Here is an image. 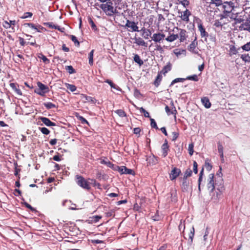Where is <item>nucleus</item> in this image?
Listing matches in <instances>:
<instances>
[{
	"label": "nucleus",
	"instance_id": "nucleus-1",
	"mask_svg": "<svg viewBox=\"0 0 250 250\" xmlns=\"http://www.w3.org/2000/svg\"><path fill=\"white\" fill-rule=\"evenodd\" d=\"M99 6L107 16H111L117 13L116 8L113 6V3L111 1L102 3Z\"/></svg>",
	"mask_w": 250,
	"mask_h": 250
},
{
	"label": "nucleus",
	"instance_id": "nucleus-2",
	"mask_svg": "<svg viewBox=\"0 0 250 250\" xmlns=\"http://www.w3.org/2000/svg\"><path fill=\"white\" fill-rule=\"evenodd\" d=\"M223 13L221 15V20L223 18L234 19V15L231 13L233 10V7L228 2H225L222 5Z\"/></svg>",
	"mask_w": 250,
	"mask_h": 250
},
{
	"label": "nucleus",
	"instance_id": "nucleus-3",
	"mask_svg": "<svg viewBox=\"0 0 250 250\" xmlns=\"http://www.w3.org/2000/svg\"><path fill=\"white\" fill-rule=\"evenodd\" d=\"M217 183L214 181V175L213 174H209L207 180V188L209 192H212L213 191Z\"/></svg>",
	"mask_w": 250,
	"mask_h": 250
},
{
	"label": "nucleus",
	"instance_id": "nucleus-4",
	"mask_svg": "<svg viewBox=\"0 0 250 250\" xmlns=\"http://www.w3.org/2000/svg\"><path fill=\"white\" fill-rule=\"evenodd\" d=\"M77 183L79 186L86 189H89L90 187L87 182L82 176H77Z\"/></svg>",
	"mask_w": 250,
	"mask_h": 250
},
{
	"label": "nucleus",
	"instance_id": "nucleus-5",
	"mask_svg": "<svg viewBox=\"0 0 250 250\" xmlns=\"http://www.w3.org/2000/svg\"><path fill=\"white\" fill-rule=\"evenodd\" d=\"M124 27L125 28H129L130 29H128L129 31L139 32L138 27L137 26V23L134 21H131L127 20L126 24Z\"/></svg>",
	"mask_w": 250,
	"mask_h": 250
},
{
	"label": "nucleus",
	"instance_id": "nucleus-6",
	"mask_svg": "<svg viewBox=\"0 0 250 250\" xmlns=\"http://www.w3.org/2000/svg\"><path fill=\"white\" fill-rule=\"evenodd\" d=\"M165 37V35L164 34L158 33L154 34L151 38L154 42H160Z\"/></svg>",
	"mask_w": 250,
	"mask_h": 250
},
{
	"label": "nucleus",
	"instance_id": "nucleus-7",
	"mask_svg": "<svg viewBox=\"0 0 250 250\" xmlns=\"http://www.w3.org/2000/svg\"><path fill=\"white\" fill-rule=\"evenodd\" d=\"M180 173L181 170L180 169L174 167L170 174L169 178L170 180H173L175 179L179 175Z\"/></svg>",
	"mask_w": 250,
	"mask_h": 250
},
{
	"label": "nucleus",
	"instance_id": "nucleus-8",
	"mask_svg": "<svg viewBox=\"0 0 250 250\" xmlns=\"http://www.w3.org/2000/svg\"><path fill=\"white\" fill-rule=\"evenodd\" d=\"M238 27L240 31H247L250 32V23L247 21L243 22Z\"/></svg>",
	"mask_w": 250,
	"mask_h": 250
},
{
	"label": "nucleus",
	"instance_id": "nucleus-9",
	"mask_svg": "<svg viewBox=\"0 0 250 250\" xmlns=\"http://www.w3.org/2000/svg\"><path fill=\"white\" fill-rule=\"evenodd\" d=\"M42 122L47 126H55L56 124L52 122L48 118L46 117H42L40 118Z\"/></svg>",
	"mask_w": 250,
	"mask_h": 250
},
{
	"label": "nucleus",
	"instance_id": "nucleus-10",
	"mask_svg": "<svg viewBox=\"0 0 250 250\" xmlns=\"http://www.w3.org/2000/svg\"><path fill=\"white\" fill-rule=\"evenodd\" d=\"M190 15V12L187 9L181 13V18L184 21L188 22L189 21V16Z\"/></svg>",
	"mask_w": 250,
	"mask_h": 250
},
{
	"label": "nucleus",
	"instance_id": "nucleus-11",
	"mask_svg": "<svg viewBox=\"0 0 250 250\" xmlns=\"http://www.w3.org/2000/svg\"><path fill=\"white\" fill-rule=\"evenodd\" d=\"M119 171L122 174H133L134 171L131 169L127 168L123 166L119 168Z\"/></svg>",
	"mask_w": 250,
	"mask_h": 250
},
{
	"label": "nucleus",
	"instance_id": "nucleus-12",
	"mask_svg": "<svg viewBox=\"0 0 250 250\" xmlns=\"http://www.w3.org/2000/svg\"><path fill=\"white\" fill-rule=\"evenodd\" d=\"M239 49H240V48L237 49L234 45H229V56H232L234 55H236L238 53Z\"/></svg>",
	"mask_w": 250,
	"mask_h": 250
},
{
	"label": "nucleus",
	"instance_id": "nucleus-13",
	"mask_svg": "<svg viewBox=\"0 0 250 250\" xmlns=\"http://www.w3.org/2000/svg\"><path fill=\"white\" fill-rule=\"evenodd\" d=\"M201 102L204 106L207 108H209L211 106V103L209 99L207 97H204L201 99Z\"/></svg>",
	"mask_w": 250,
	"mask_h": 250
},
{
	"label": "nucleus",
	"instance_id": "nucleus-14",
	"mask_svg": "<svg viewBox=\"0 0 250 250\" xmlns=\"http://www.w3.org/2000/svg\"><path fill=\"white\" fill-rule=\"evenodd\" d=\"M81 97L83 102H91L92 103H94L96 101L95 99L94 98L87 96L84 94H82Z\"/></svg>",
	"mask_w": 250,
	"mask_h": 250
},
{
	"label": "nucleus",
	"instance_id": "nucleus-15",
	"mask_svg": "<svg viewBox=\"0 0 250 250\" xmlns=\"http://www.w3.org/2000/svg\"><path fill=\"white\" fill-rule=\"evenodd\" d=\"M135 43L138 45H141L146 47L147 43L140 37L135 38L134 39Z\"/></svg>",
	"mask_w": 250,
	"mask_h": 250
},
{
	"label": "nucleus",
	"instance_id": "nucleus-16",
	"mask_svg": "<svg viewBox=\"0 0 250 250\" xmlns=\"http://www.w3.org/2000/svg\"><path fill=\"white\" fill-rule=\"evenodd\" d=\"M37 85L38 86V88L41 90L43 91L44 93H46L49 91V88L46 85L42 83L41 82H38L37 83Z\"/></svg>",
	"mask_w": 250,
	"mask_h": 250
},
{
	"label": "nucleus",
	"instance_id": "nucleus-17",
	"mask_svg": "<svg viewBox=\"0 0 250 250\" xmlns=\"http://www.w3.org/2000/svg\"><path fill=\"white\" fill-rule=\"evenodd\" d=\"M198 29L200 32V35L202 38L206 37L208 36V33L205 31V29L201 24L198 25Z\"/></svg>",
	"mask_w": 250,
	"mask_h": 250
},
{
	"label": "nucleus",
	"instance_id": "nucleus-18",
	"mask_svg": "<svg viewBox=\"0 0 250 250\" xmlns=\"http://www.w3.org/2000/svg\"><path fill=\"white\" fill-rule=\"evenodd\" d=\"M189 182L187 179L183 178V181L182 183V188L183 191H187L189 188Z\"/></svg>",
	"mask_w": 250,
	"mask_h": 250
},
{
	"label": "nucleus",
	"instance_id": "nucleus-19",
	"mask_svg": "<svg viewBox=\"0 0 250 250\" xmlns=\"http://www.w3.org/2000/svg\"><path fill=\"white\" fill-rule=\"evenodd\" d=\"M162 156L163 157H166L167 155V151L168 149V146L167 143H164L162 146Z\"/></svg>",
	"mask_w": 250,
	"mask_h": 250
},
{
	"label": "nucleus",
	"instance_id": "nucleus-20",
	"mask_svg": "<svg viewBox=\"0 0 250 250\" xmlns=\"http://www.w3.org/2000/svg\"><path fill=\"white\" fill-rule=\"evenodd\" d=\"M240 58L245 62H250V55L248 53L242 54Z\"/></svg>",
	"mask_w": 250,
	"mask_h": 250
},
{
	"label": "nucleus",
	"instance_id": "nucleus-21",
	"mask_svg": "<svg viewBox=\"0 0 250 250\" xmlns=\"http://www.w3.org/2000/svg\"><path fill=\"white\" fill-rule=\"evenodd\" d=\"M10 86L19 95H21L22 92L21 90L18 88L16 86V84L14 83H10Z\"/></svg>",
	"mask_w": 250,
	"mask_h": 250
},
{
	"label": "nucleus",
	"instance_id": "nucleus-22",
	"mask_svg": "<svg viewBox=\"0 0 250 250\" xmlns=\"http://www.w3.org/2000/svg\"><path fill=\"white\" fill-rule=\"evenodd\" d=\"M178 38L179 36L178 34H172L167 37L166 39V40L169 42H172L177 39Z\"/></svg>",
	"mask_w": 250,
	"mask_h": 250
},
{
	"label": "nucleus",
	"instance_id": "nucleus-23",
	"mask_svg": "<svg viewBox=\"0 0 250 250\" xmlns=\"http://www.w3.org/2000/svg\"><path fill=\"white\" fill-rule=\"evenodd\" d=\"M171 69V64L170 62L167 63V64L164 66L163 70L161 71V73H163L164 74L167 73Z\"/></svg>",
	"mask_w": 250,
	"mask_h": 250
},
{
	"label": "nucleus",
	"instance_id": "nucleus-24",
	"mask_svg": "<svg viewBox=\"0 0 250 250\" xmlns=\"http://www.w3.org/2000/svg\"><path fill=\"white\" fill-rule=\"evenodd\" d=\"M25 25L28 26L29 27L32 28V29H35L36 30H37L38 32H40V30H39V29H42V27L41 26H36L35 25H34V24L33 23H26L25 24Z\"/></svg>",
	"mask_w": 250,
	"mask_h": 250
},
{
	"label": "nucleus",
	"instance_id": "nucleus-25",
	"mask_svg": "<svg viewBox=\"0 0 250 250\" xmlns=\"http://www.w3.org/2000/svg\"><path fill=\"white\" fill-rule=\"evenodd\" d=\"M186 31L184 30H181L179 35L180 42H182L186 39Z\"/></svg>",
	"mask_w": 250,
	"mask_h": 250
},
{
	"label": "nucleus",
	"instance_id": "nucleus-26",
	"mask_svg": "<svg viewBox=\"0 0 250 250\" xmlns=\"http://www.w3.org/2000/svg\"><path fill=\"white\" fill-rule=\"evenodd\" d=\"M165 110H166V112H167V115H169L170 114L175 115L177 112V111L175 108L172 109V110H171L167 105L165 107Z\"/></svg>",
	"mask_w": 250,
	"mask_h": 250
},
{
	"label": "nucleus",
	"instance_id": "nucleus-27",
	"mask_svg": "<svg viewBox=\"0 0 250 250\" xmlns=\"http://www.w3.org/2000/svg\"><path fill=\"white\" fill-rule=\"evenodd\" d=\"M174 53L176 55V56L178 57L182 54H183L185 56L186 53V51L184 49H182V50L176 49L174 50Z\"/></svg>",
	"mask_w": 250,
	"mask_h": 250
},
{
	"label": "nucleus",
	"instance_id": "nucleus-28",
	"mask_svg": "<svg viewBox=\"0 0 250 250\" xmlns=\"http://www.w3.org/2000/svg\"><path fill=\"white\" fill-rule=\"evenodd\" d=\"M243 51H250V41L242 45L241 48Z\"/></svg>",
	"mask_w": 250,
	"mask_h": 250
},
{
	"label": "nucleus",
	"instance_id": "nucleus-29",
	"mask_svg": "<svg viewBox=\"0 0 250 250\" xmlns=\"http://www.w3.org/2000/svg\"><path fill=\"white\" fill-rule=\"evenodd\" d=\"M134 61L140 65L143 64V61L140 59L139 56L137 54L135 55L134 57Z\"/></svg>",
	"mask_w": 250,
	"mask_h": 250
},
{
	"label": "nucleus",
	"instance_id": "nucleus-30",
	"mask_svg": "<svg viewBox=\"0 0 250 250\" xmlns=\"http://www.w3.org/2000/svg\"><path fill=\"white\" fill-rule=\"evenodd\" d=\"M196 45H197V43L195 42V40L192 42L189 45V47H188V50L191 51V52H194V49H195L196 48Z\"/></svg>",
	"mask_w": 250,
	"mask_h": 250
},
{
	"label": "nucleus",
	"instance_id": "nucleus-31",
	"mask_svg": "<svg viewBox=\"0 0 250 250\" xmlns=\"http://www.w3.org/2000/svg\"><path fill=\"white\" fill-rule=\"evenodd\" d=\"M65 85L67 89H69L71 92H74L76 90V86L73 84L66 83H65Z\"/></svg>",
	"mask_w": 250,
	"mask_h": 250
},
{
	"label": "nucleus",
	"instance_id": "nucleus-32",
	"mask_svg": "<svg viewBox=\"0 0 250 250\" xmlns=\"http://www.w3.org/2000/svg\"><path fill=\"white\" fill-rule=\"evenodd\" d=\"M93 54H94V50H92L88 55L89 63L90 65H93Z\"/></svg>",
	"mask_w": 250,
	"mask_h": 250
},
{
	"label": "nucleus",
	"instance_id": "nucleus-33",
	"mask_svg": "<svg viewBox=\"0 0 250 250\" xmlns=\"http://www.w3.org/2000/svg\"><path fill=\"white\" fill-rule=\"evenodd\" d=\"M192 173V170L190 168H188L186 170L183 178H184V179H187L188 177L191 176Z\"/></svg>",
	"mask_w": 250,
	"mask_h": 250
},
{
	"label": "nucleus",
	"instance_id": "nucleus-34",
	"mask_svg": "<svg viewBox=\"0 0 250 250\" xmlns=\"http://www.w3.org/2000/svg\"><path fill=\"white\" fill-rule=\"evenodd\" d=\"M142 30L144 31V33L146 34V35L144 36V38L146 39H147L148 38V36H150L151 34V31L149 29H145V28H142Z\"/></svg>",
	"mask_w": 250,
	"mask_h": 250
},
{
	"label": "nucleus",
	"instance_id": "nucleus-35",
	"mask_svg": "<svg viewBox=\"0 0 250 250\" xmlns=\"http://www.w3.org/2000/svg\"><path fill=\"white\" fill-rule=\"evenodd\" d=\"M44 106L47 109H51L56 107V105L51 102L44 103Z\"/></svg>",
	"mask_w": 250,
	"mask_h": 250
},
{
	"label": "nucleus",
	"instance_id": "nucleus-36",
	"mask_svg": "<svg viewBox=\"0 0 250 250\" xmlns=\"http://www.w3.org/2000/svg\"><path fill=\"white\" fill-rule=\"evenodd\" d=\"M65 69L69 74H73L75 73V70L71 65L66 66Z\"/></svg>",
	"mask_w": 250,
	"mask_h": 250
},
{
	"label": "nucleus",
	"instance_id": "nucleus-37",
	"mask_svg": "<svg viewBox=\"0 0 250 250\" xmlns=\"http://www.w3.org/2000/svg\"><path fill=\"white\" fill-rule=\"evenodd\" d=\"M70 38L71 40L74 42L75 45L78 46L80 45V42L78 41L77 38L74 35H70Z\"/></svg>",
	"mask_w": 250,
	"mask_h": 250
},
{
	"label": "nucleus",
	"instance_id": "nucleus-38",
	"mask_svg": "<svg viewBox=\"0 0 250 250\" xmlns=\"http://www.w3.org/2000/svg\"><path fill=\"white\" fill-rule=\"evenodd\" d=\"M101 164L105 165L109 167H112L113 166V165L110 162L105 160H101Z\"/></svg>",
	"mask_w": 250,
	"mask_h": 250
},
{
	"label": "nucleus",
	"instance_id": "nucleus-39",
	"mask_svg": "<svg viewBox=\"0 0 250 250\" xmlns=\"http://www.w3.org/2000/svg\"><path fill=\"white\" fill-rule=\"evenodd\" d=\"M115 112L121 117H125L126 116L125 112L122 109L117 110Z\"/></svg>",
	"mask_w": 250,
	"mask_h": 250
},
{
	"label": "nucleus",
	"instance_id": "nucleus-40",
	"mask_svg": "<svg viewBox=\"0 0 250 250\" xmlns=\"http://www.w3.org/2000/svg\"><path fill=\"white\" fill-rule=\"evenodd\" d=\"M194 235V228L192 227L190 229V232L189 233V239L190 240V242H192L193 238Z\"/></svg>",
	"mask_w": 250,
	"mask_h": 250
},
{
	"label": "nucleus",
	"instance_id": "nucleus-41",
	"mask_svg": "<svg viewBox=\"0 0 250 250\" xmlns=\"http://www.w3.org/2000/svg\"><path fill=\"white\" fill-rule=\"evenodd\" d=\"M186 80H192L195 82L198 81V79L196 75H193L192 76H188L186 78Z\"/></svg>",
	"mask_w": 250,
	"mask_h": 250
},
{
	"label": "nucleus",
	"instance_id": "nucleus-42",
	"mask_svg": "<svg viewBox=\"0 0 250 250\" xmlns=\"http://www.w3.org/2000/svg\"><path fill=\"white\" fill-rule=\"evenodd\" d=\"M41 131L45 135H48L50 133V131L46 127H40Z\"/></svg>",
	"mask_w": 250,
	"mask_h": 250
},
{
	"label": "nucleus",
	"instance_id": "nucleus-43",
	"mask_svg": "<svg viewBox=\"0 0 250 250\" xmlns=\"http://www.w3.org/2000/svg\"><path fill=\"white\" fill-rule=\"evenodd\" d=\"M186 79L185 78H176L172 81L171 82V85L174 84L175 83H178V82H183Z\"/></svg>",
	"mask_w": 250,
	"mask_h": 250
},
{
	"label": "nucleus",
	"instance_id": "nucleus-44",
	"mask_svg": "<svg viewBox=\"0 0 250 250\" xmlns=\"http://www.w3.org/2000/svg\"><path fill=\"white\" fill-rule=\"evenodd\" d=\"M193 147H194V145L193 144H190L188 145V150L189 151V154L191 156L192 155L193 152H194Z\"/></svg>",
	"mask_w": 250,
	"mask_h": 250
},
{
	"label": "nucleus",
	"instance_id": "nucleus-45",
	"mask_svg": "<svg viewBox=\"0 0 250 250\" xmlns=\"http://www.w3.org/2000/svg\"><path fill=\"white\" fill-rule=\"evenodd\" d=\"M198 164L196 161L193 162V171L195 174H197L198 173Z\"/></svg>",
	"mask_w": 250,
	"mask_h": 250
},
{
	"label": "nucleus",
	"instance_id": "nucleus-46",
	"mask_svg": "<svg viewBox=\"0 0 250 250\" xmlns=\"http://www.w3.org/2000/svg\"><path fill=\"white\" fill-rule=\"evenodd\" d=\"M35 92L37 94H38V95H40V96H44L45 95V94H46L45 93H44L43 91L41 90L39 88H36L34 90Z\"/></svg>",
	"mask_w": 250,
	"mask_h": 250
},
{
	"label": "nucleus",
	"instance_id": "nucleus-47",
	"mask_svg": "<svg viewBox=\"0 0 250 250\" xmlns=\"http://www.w3.org/2000/svg\"><path fill=\"white\" fill-rule=\"evenodd\" d=\"M179 2L182 4L185 7L189 4V1L188 0H178Z\"/></svg>",
	"mask_w": 250,
	"mask_h": 250
},
{
	"label": "nucleus",
	"instance_id": "nucleus-48",
	"mask_svg": "<svg viewBox=\"0 0 250 250\" xmlns=\"http://www.w3.org/2000/svg\"><path fill=\"white\" fill-rule=\"evenodd\" d=\"M40 58H41L42 61L45 63H49V60L43 55L41 54V57H39Z\"/></svg>",
	"mask_w": 250,
	"mask_h": 250
},
{
	"label": "nucleus",
	"instance_id": "nucleus-49",
	"mask_svg": "<svg viewBox=\"0 0 250 250\" xmlns=\"http://www.w3.org/2000/svg\"><path fill=\"white\" fill-rule=\"evenodd\" d=\"M150 122H151V123H150L151 126L153 128L158 129L157 124H156V122L155 121V120L153 119L150 118Z\"/></svg>",
	"mask_w": 250,
	"mask_h": 250
},
{
	"label": "nucleus",
	"instance_id": "nucleus-50",
	"mask_svg": "<svg viewBox=\"0 0 250 250\" xmlns=\"http://www.w3.org/2000/svg\"><path fill=\"white\" fill-rule=\"evenodd\" d=\"M147 160L149 161V163H150V161L151 160L152 161V163L153 164H155L157 163V159L154 156H152V157H150Z\"/></svg>",
	"mask_w": 250,
	"mask_h": 250
},
{
	"label": "nucleus",
	"instance_id": "nucleus-51",
	"mask_svg": "<svg viewBox=\"0 0 250 250\" xmlns=\"http://www.w3.org/2000/svg\"><path fill=\"white\" fill-rule=\"evenodd\" d=\"M88 21H89V23L90 24L91 26V27L94 30H96V25L94 24L93 20L91 19V18H89L88 19Z\"/></svg>",
	"mask_w": 250,
	"mask_h": 250
},
{
	"label": "nucleus",
	"instance_id": "nucleus-52",
	"mask_svg": "<svg viewBox=\"0 0 250 250\" xmlns=\"http://www.w3.org/2000/svg\"><path fill=\"white\" fill-rule=\"evenodd\" d=\"M178 133L176 132H173L172 133V140L173 141H175L178 137Z\"/></svg>",
	"mask_w": 250,
	"mask_h": 250
},
{
	"label": "nucleus",
	"instance_id": "nucleus-53",
	"mask_svg": "<svg viewBox=\"0 0 250 250\" xmlns=\"http://www.w3.org/2000/svg\"><path fill=\"white\" fill-rule=\"evenodd\" d=\"M205 167L208 171L210 170L212 168L211 165L207 161L205 162Z\"/></svg>",
	"mask_w": 250,
	"mask_h": 250
},
{
	"label": "nucleus",
	"instance_id": "nucleus-54",
	"mask_svg": "<svg viewBox=\"0 0 250 250\" xmlns=\"http://www.w3.org/2000/svg\"><path fill=\"white\" fill-rule=\"evenodd\" d=\"M223 146L220 144H218V150L219 153H221L223 152Z\"/></svg>",
	"mask_w": 250,
	"mask_h": 250
},
{
	"label": "nucleus",
	"instance_id": "nucleus-55",
	"mask_svg": "<svg viewBox=\"0 0 250 250\" xmlns=\"http://www.w3.org/2000/svg\"><path fill=\"white\" fill-rule=\"evenodd\" d=\"M134 95L135 97L136 98H139L140 95H141V93L140 92V91L137 89H135L134 90Z\"/></svg>",
	"mask_w": 250,
	"mask_h": 250
},
{
	"label": "nucleus",
	"instance_id": "nucleus-56",
	"mask_svg": "<svg viewBox=\"0 0 250 250\" xmlns=\"http://www.w3.org/2000/svg\"><path fill=\"white\" fill-rule=\"evenodd\" d=\"M155 50L159 51L161 53H162L164 52L163 48L160 45H156Z\"/></svg>",
	"mask_w": 250,
	"mask_h": 250
},
{
	"label": "nucleus",
	"instance_id": "nucleus-57",
	"mask_svg": "<svg viewBox=\"0 0 250 250\" xmlns=\"http://www.w3.org/2000/svg\"><path fill=\"white\" fill-rule=\"evenodd\" d=\"M161 80V76H160V75H158L155 80V85H158L159 84V83L160 82Z\"/></svg>",
	"mask_w": 250,
	"mask_h": 250
},
{
	"label": "nucleus",
	"instance_id": "nucleus-58",
	"mask_svg": "<svg viewBox=\"0 0 250 250\" xmlns=\"http://www.w3.org/2000/svg\"><path fill=\"white\" fill-rule=\"evenodd\" d=\"M203 179V177L199 176L198 180V189L200 191H201V182Z\"/></svg>",
	"mask_w": 250,
	"mask_h": 250
},
{
	"label": "nucleus",
	"instance_id": "nucleus-59",
	"mask_svg": "<svg viewBox=\"0 0 250 250\" xmlns=\"http://www.w3.org/2000/svg\"><path fill=\"white\" fill-rule=\"evenodd\" d=\"M211 1L213 3H215L216 5H219L221 4L222 0H211Z\"/></svg>",
	"mask_w": 250,
	"mask_h": 250
},
{
	"label": "nucleus",
	"instance_id": "nucleus-60",
	"mask_svg": "<svg viewBox=\"0 0 250 250\" xmlns=\"http://www.w3.org/2000/svg\"><path fill=\"white\" fill-rule=\"evenodd\" d=\"M32 14L30 12H26L24 14V15L22 17L23 19L27 18L28 17H31Z\"/></svg>",
	"mask_w": 250,
	"mask_h": 250
},
{
	"label": "nucleus",
	"instance_id": "nucleus-61",
	"mask_svg": "<svg viewBox=\"0 0 250 250\" xmlns=\"http://www.w3.org/2000/svg\"><path fill=\"white\" fill-rule=\"evenodd\" d=\"M214 25L216 27H221L223 23L219 21H215Z\"/></svg>",
	"mask_w": 250,
	"mask_h": 250
},
{
	"label": "nucleus",
	"instance_id": "nucleus-62",
	"mask_svg": "<svg viewBox=\"0 0 250 250\" xmlns=\"http://www.w3.org/2000/svg\"><path fill=\"white\" fill-rule=\"evenodd\" d=\"M19 40L20 44L21 46H24V45L25 44V42H24L23 38H22L21 37H19Z\"/></svg>",
	"mask_w": 250,
	"mask_h": 250
},
{
	"label": "nucleus",
	"instance_id": "nucleus-63",
	"mask_svg": "<svg viewBox=\"0 0 250 250\" xmlns=\"http://www.w3.org/2000/svg\"><path fill=\"white\" fill-rule=\"evenodd\" d=\"M79 119L81 121L82 123H83V124L86 123L87 124H88V123L87 121V120L85 118H84L83 117L80 116Z\"/></svg>",
	"mask_w": 250,
	"mask_h": 250
},
{
	"label": "nucleus",
	"instance_id": "nucleus-64",
	"mask_svg": "<svg viewBox=\"0 0 250 250\" xmlns=\"http://www.w3.org/2000/svg\"><path fill=\"white\" fill-rule=\"evenodd\" d=\"M3 25L5 28H9L10 27V24L7 21H4Z\"/></svg>",
	"mask_w": 250,
	"mask_h": 250
}]
</instances>
